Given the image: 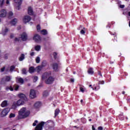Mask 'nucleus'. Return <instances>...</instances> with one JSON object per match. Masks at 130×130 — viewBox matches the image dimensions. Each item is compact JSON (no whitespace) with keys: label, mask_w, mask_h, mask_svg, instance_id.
<instances>
[{"label":"nucleus","mask_w":130,"mask_h":130,"mask_svg":"<svg viewBox=\"0 0 130 130\" xmlns=\"http://www.w3.org/2000/svg\"><path fill=\"white\" fill-rule=\"evenodd\" d=\"M92 85H89V87H91Z\"/></svg>","instance_id":"680f3d73"},{"label":"nucleus","mask_w":130,"mask_h":130,"mask_svg":"<svg viewBox=\"0 0 130 130\" xmlns=\"http://www.w3.org/2000/svg\"><path fill=\"white\" fill-rule=\"evenodd\" d=\"M86 33V28L85 27H83V29H81L80 31V34L82 35H84Z\"/></svg>","instance_id":"cd10ccee"},{"label":"nucleus","mask_w":130,"mask_h":130,"mask_svg":"<svg viewBox=\"0 0 130 130\" xmlns=\"http://www.w3.org/2000/svg\"><path fill=\"white\" fill-rule=\"evenodd\" d=\"M33 40L35 41L36 42H39L41 41V37L39 35L36 34L33 37Z\"/></svg>","instance_id":"9b49d317"},{"label":"nucleus","mask_w":130,"mask_h":130,"mask_svg":"<svg viewBox=\"0 0 130 130\" xmlns=\"http://www.w3.org/2000/svg\"><path fill=\"white\" fill-rule=\"evenodd\" d=\"M38 80V77H37V76H35L34 77V79H33V81L34 82H37V80Z\"/></svg>","instance_id":"c9c22d12"},{"label":"nucleus","mask_w":130,"mask_h":130,"mask_svg":"<svg viewBox=\"0 0 130 130\" xmlns=\"http://www.w3.org/2000/svg\"><path fill=\"white\" fill-rule=\"evenodd\" d=\"M41 106V103L39 102H38L35 104V108L36 109H38Z\"/></svg>","instance_id":"2eb2a0df"},{"label":"nucleus","mask_w":130,"mask_h":130,"mask_svg":"<svg viewBox=\"0 0 130 130\" xmlns=\"http://www.w3.org/2000/svg\"><path fill=\"white\" fill-rule=\"evenodd\" d=\"M88 73L89 75H93L94 74V71H93V69L89 68L88 70Z\"/></svg>","instance_id":"412c9836"},{"label":"nucleus","mask_w":130,"mask_h":130,"mask_svg":"<svg viewBox=\"0 0 130 130\" xmlns=\"http://www.w3.org/2000/svg\"><path fill=\"white\" fill-rule=\"evenodd\" d=\"M89 121H92V119H90L89 120Z\"/></svg>","instance_id":"4d7b16f0"},{"label":"nucleus","mask_w":130,"mask_h":130,"mask_svg":"<svg viewBox=\"0 0 130 130\" xmlns=\"http://www.w3.org/2000/svg\"><path fill=\"white\" fill-rule=\"evenodd\" d=\"M71 82L72 83H74V82H75V80H74V79L72 78V79H71Z\"/></svg>","instance_id":"09e8293b"},{"label":"nucleus","mask_w":130,"mask_h":130,"mask_svg":"<svg viewBox=\"0 0 130 130\" xmlns=\"http://www.w3.org/2000/svg\"><path fill=\"white\" fill-rule=\"evenodd\" d=\"M35 69L34 67H31L30 68H29V73H30V74H32V73H35Z\"/></svg>","instance_id":"6ab92c4d"},{"label":"nucleus","mask_w":130,"mask_h":130,"mask_svg":"<svg viewBox=\"0 0 130 130\" xmlns=\"http://www.w3.org/2000/svg\"><path fill=\"white\" fill-rule=\"evenodd\" d=\"M41 34H42V35H46V34H47V31L45 29L42 30L41 31Z\"/></svg>","instance_id":"a878e982"},{"label":"nucleus","mask_w":130,"mask_h":130,"mask_svg":"<svg viewBox=\"0 0 130 130\" xmlns=\"http://www.w3.org/2000/svg\"><path fill=\"white\" fill-rule=\"evenodd\" d=\"M49 127L47 130H54V122L53 121H49Z\"/></svg>","instance_id":"423d86ee"},{"label":"nucleus","mask_w":130,"mask_h":130,"mask_svg":"<svg viewBox=\"0 0 130 130\" xmlns=\"http://www.w3.org/2000/svg\"><path fill=\"white\" fill-rule=\"evenodd\" d=\"M122 94H124V92H122Z\"/></svg>","instance_id":"052dcab7"},{"label":"nucleus","mask_w":130,"mask_h":130,"mask_svg":"<svg viewBox=\"0 0 130 130\" xmlns=\"http://www.w3.org/2000/svg\"><path fill=\"white\" fill-rule=\"evenodd\" d=\"M80 102H81V103H83V100H81L80 101Z\"/></svg>","instance_id":"6e6d98bb"},{"label":"nucleus","mask_w":130,"mask_h":130,"mask_svg":"<svg viewBox=\"0 0 130 130\" xmlns=\"http://www.w3.org/2000/svg\"><path fill=\"white\" fill-rule=\"evenodd\" d=\"M31 20V17L29 16H25L23 19V21L24 23H28Z\"/></svg>","instance_id":"f8f14e48"},{"label":"nucleus","mask_w":130,"mask_h":130,"mask_svg":"<svg viewBox=\"0 0 130 130\" xmlns=\"http://www.w3.org/2000/svg\"><path fill=\"white\" fill-rule=\"evenodd\" d=\"M41 49V46L40 45H37L35 47V50H36V51H39Z\"/></svg>","instance_id":"a211bd4d"},{"label":"nucleus","mask_w":130,"mask_h":130,"mask_svg":"<svg viewBox=\"0 0 130 130\" xmlns=\"http://www.w3.org/2000/svg\"><path fill=\"white\" fill-rule=\"evenodd\" d=\"M29 98L30 99H34L36 98V91L33 89H31L29 92Z\"/></svg>","instance_id":"0eeeda50"},{"label":"nucleus","mask_w":130,"mask_h":130,"mask_svg":"<svg viewBox=\"0 0 130 130\" xmlns=\"http://www.w3.org/2000/svg\"><path fill=\"white\" fill-rule=\"evenodd\" d=\"M34 54H35V53H34V52H31V53H30V55H31V56H33L34 55Z\"/></svg>","instance_id":"8fccbe9b"},{"label":"nucleus","mask_w":130,"mask_h":130,"mask_svg":"<svg viewBox=\"0 0 130 130\" xmlns=\"http://www.w3.org/2000/svg\"><path fill=\"white\" fill-rule=\"evenodd\" d=\"M13 130H16V129H13Z\"/></svg>","instance_id":"0e129e2a"},{"label":"nucleus","mask_w":130,"mask_h":130,"mask_svg":"<svg viewBox=\"0 0 130 130\" xmlns=\"http://www.w3.org/2000/svg\"><path fill=\"white\" fill-rule=\"evenodd\" d=\"M4 3H5V0H0V7H3Z\"/></svg>","instance_id":"f704fd0d"},{"label":"nucleus","mask_w":130,"mask_h":130,"mask_svg":"<svg viewBox=\"0 0 130 130\" xmlns=\"http://www.w3.org/2000/svg\"><path fill=\"white\" fill-rule=\"evenodd\" d=\"M15 116H16V115H15V114L13 113H11L9 115L10 118H13V117H15Z\"/></svg>","instance_id":"72a5a7b5"},{"label":"nucleus","mask_w":130,"mask_h":130,"mask_svg":"<svg viewBox=\"0 0 130 130\" xmlns=\"http://www.w3.org/2000/svg\"><path fill=\"white\" fill-rule=\"evenodd\" d=\"M28 13L30 15H32L34 14L33 12V9L32 8V7H29L28 9Z\"/></svg>","instance_id":"dca6fc26"},{"label":"nucleus","mask_w":130,"mask_h":130,"mask_svg":"<svg viewBox=\"0 0 130 130\" xmlns=\"http://www.w3.org/2000/svg\"><path fill=\"white\" fill-rule=\"evenodd\" d=\"M8 105V101H4L1 104L2 107H7Z\"/></svg>","instance_id":"4468645a"},{"label":"nucleus","mask_w":130,"mask_h":130,"mask_svg":"<svg viewBox=\"0 0 130 130\" xmlns=\"http://www.w3.org/2000/svg\"><path fill=\"white\" fill-rule=\"evenodd\" d=\"M30 115V111L26 108H22L19 111V118H26Z\"/></svg>","instance_id":"f03ea898"},{"label":"nucleus","mask_w":130,"mask_h":130,"mask_svg":"<svg viewBox=\"0 0 130 130\" xmlns=\"http://www.w3.org/2000/svg\"><path fill=\"white\" fill-rule=\"evenodd\" d=\"M49 95V92L47 91H45L43 93V97H47Z\"/></svg>","instance_id":"4be33fe9"},{"label":"nucleus","mask_w":130,"mask_h":130,"mask_svg":"<svg viewBox=\"0 0 130 130\" xmlns=\"http://www.w3.org/2000/svg\"><path fill=\"white\" fill-rule=\"evenodd\" d=\"M5 71V68L1 69V72H4Z\"/></svg>","instance_id":"3c124183"},{"label":"nucleus","mask_w":130,"mask_h":130,"mask_svg":"<svg viewBox=\"0 0 130 130\" xmlns=\"http://www.w3.org/2000/svg\"><path fill=\"white\" fill-rule=\"evenodd\" d=\"M41 70H42V66H38L36 68V71L38 72V73H39Z\"/></svg>","instance_id":"bb28decb"},{"label":"nucleus","mask_w":130,"mask_h":130,"mask_svg":"<svg viewBox=\"0 0 130 130\" xmlns=\"http://www.w3.org/2000/svg\"><path fill=\"white\" fill-rule=\"evenodd\" d=\"M7 32H9V29L6 28L4 30H3L2 34H3L4 35H6V34L7 33Z\"/></svg>","instance_id":"393cba45"},{"label":"nucleus","mask_w":130,"mask_h":130,"mask_svg":"<svg viewBox=\"0 0 130 130\" xmlns=\"http://www.w3.org/2000/svg\"><path fill=\"white\" fill-rule=\"evenodd\" d=\"M9 112H10V109L8 108H5L1 112V115L2 117H4V116L8 115Z\"/></svg>","instance_id":"39448f33"},{"label":"nucleus","mask_w":130,"mask_h":130,"mask_svg":"<svg viewBox=\"0 0 130 130\" xmlns=\"http://www.w3.org/2000/svg\"><path fill=\"white\" fill-rule=\"evenodd\" d=\"M17 23H18V19L14 18L11 21L10 24L12 26H15Z\"/></svg>","instance_id":"ddd939ff"},{"label":"nucleus","mask_w":130,"mask_h":130,"mask_svg":"<svg viewBox=\"0 0 130 130\" xmlns=\"http://www.w3.org/2000/svg\"><path fill=\"white\" fill-rule=\"evenodd\" d=\"M5 81L7 82H10V81H11V77L7 76L5 78Z\"/></svg>","instance_id":"2f4dec72"},{"label":"nucleus","mask_w":130,"mask_h":130,"mask_svg":"<svg viewBox=\"0 0 130 130\" xmlns=\"http://www.w3.org/2000/svg\"><path fill=\"white\" fill-rule=\"evenodd\" d=\"M28 86H30V84H28Z\"/></svg>","instance_id":"e2e57ef3"},{"label":"nucleus","mask_w":130,"mask_h":130,"mask_svg":"<svg viewBox=\"0 0 130 130\" xmlns=\"http://www.w3.org/2000/svg\"><path fill=\"white\" fill-rule=\"evenodd\" d=\"M18 97L21 99H24L26 97V95L23 93H20L18 94Z\"/></svg>","instance_id":"b1692460"},{"label":"nucleus","mask_w":130,"mask_h":130,"mask_svg":"<svg viewBox=\"0 0 130 130\" xmlns=\"http://www.w3.org/2000/svg\"><path fill=\"white\" fill-rule=\"evenodd\" d=\"M98 129L99 130H102V129H103V128L102 126H99L98 127Z\"/></svg>","instance_id":"49530a36"},{"label":"nucleus","mask_w":130,"mask_h":130,"mask_svg":"<svg viewBox=\"0 0 130 130\" xmlns=\"http://www.w3.org/2000/svg\"><path fill=\"white\" fill-rule=\"evenodd\" d=\"M30 25H32V23L30 22Z\"/></svg>","instance_id":"bf43d9fd"},{"label":"nucleus","mask_w":130,"mask_h":130,"mask_svg":"<svg viewBox=\"0 0 130 130\" xmlns=\"http://www.w3.org/2000/svg\"><path fill=\"white\" fill-rule=\"evenodd\" d=\"M15 70V67L14 66H11L10 68V71L11 72H13Z\"/></svg>","instance_id":"ea45409f"},{"label":"nucleus","mask_w":130,"mask_h":130,"mask_svg":"<svg viewBox=\"0 0 130 130\" xmlns=\"http://www.w3.org/2000/svg\"><path fill=\"white\" fill-rule=\"evenodd\" d=\"M15 1V6L17 10H20V6L22 4V1L21 0H14Z\"/></svg>","instance_id":"6e6552de"},{"label":"nucleus","mask_w":130,"mask_h":130,"mask_svg":"<svg viewBox=\"0 0 130 130\" xmlns=\"http://www.w3.org/2000/svg\"><path fill=\"white\" fill-rule=\"evenodd\" d=\"M0 128H1V126H0Z\"/></svg>","instance_id":"69168bd1"},{"label":"nucleus","mask_w":130,"mask_h":130,"mask_svg":"<svg viewBox=\"0 0 130 130\" xmlns=\"http://www.w3.org/2000/svg\"><path fill=\"white\" fill-rule=\"evenodd\" d=\"M25 104V102L24 100L20 99L17 102H14L12 106V109H16L18 106H20L21 105H24Z\"/></svg>","instance_id":"7ed1b4c3"},{"label":"nucleus","mask_w":130,"mask_h":130,"mask_svg":"<svg viewBox=\"0 0 130 130\" xmlns=\"http://www.w3.org/2000/svg\"><path fill=\"white\" fill-rule=\"evenodd\" d=\"M91 88L92 89V90H94V88L93 87H91Z\"/></svg>","instance_id":"13d9d810"},{"label":"nucleus","mask_w":130,"mask_h":130,"mask_svg":"<svg viewBox=\"0 0 130 130\" xmlns=\"http://www.w3.org/2000/svg\"><path fill=\"white\" fill-rule=\"evenodd\" d=\"M44 122H41V123H39L36 127L35 130H42V127L43 125H44Z\"/></svg>","instance_id":"9d476101"},{"label":"nucleus","mask_w":130,"mask_h":130,"mask_svg":"<svg viewBox=\"0 0 130 130\" xmlns=\"http://www.w3.org/2000/svg\"><path fill=\"white\" fill-rule=\"evenodd\" d=\"M25 59V55L24 54H22L19 57V60L20 61H22V60H23Z\"/></svg>","instance_id":"5701e85b"},{"label":"nucleus","mask_w":130,"mask_h":130,"mask_svg":"<svg viewBox=\"0 0 130 130\" xmlns=\"http://www.w3.org/2000/svg\"><path fill=\"white\" fill-rule=\"evenodd\" d=\"M36 62L37 63H39V62H40V57L38 56L36 58Z\"/></svg>","instance_id":"c756f323"},{"label":"nucleus","mask_w":130,"mask_h":130,"mask_svg":"<svg viewBox=\"0 0 130 130\" xmlns=\"http://www.w3.org/2000/svg\"><path fill=\"white\" fill-rule=\"evenodd\" d=\"M6 90H10V91H13L14 88H13L12 86H9L6 87Z\"/></svg>","instance_id":"473e14b6"},{"label":"nucleus","mask_w":130,"mask_h":130,"mask_svg":"<svg viewBox=\"0 0 130 130\" xmlns=\"http://www.w3.org/2000/svg\"><path fill=\"white\" fill-rule=\"evenodd\" d=\"M58 113H59V110L57 109L55 111V116H56Z\"/></svg>","instance_id":"7c9ffc66"},{"label":"nucleus","mask_w":130,"mask_h":130,"mask_svg":"<svg viewBox=\"0 0 130 130\" xmlns=\"http://www.w3.org/2000/svg\"><path fill=\"white\" fill-rule=\"evenodd\" d=\"M16 81L18 83H20L21 84H23V83H24V80L21 78H17L16 79Z\"/></svg>","instance_id":"f3484780"},{"label":"nucleus","mask_w":130,"mask_h":130,"mask_svg":"<svg viewBox=\"0 0 130 130\" xmlns=\"http://www.w3.org/2000/svg\"><path fill=\"white\" fill-rule=\"evenodd\" d=\"M19 38H16L15 41H20V39H21L23 41H25L27 40V34L25 32L22 33Z\"/></svg>","instance_id":"20e7f679"},{"label":"nucleus","mask_w":130,"mask_h":130,"mask_svg":"<svg viewBox=\"0 0 130 130\" xmlns=\"http://www.w3.org/2000/svg\"><path fill=\"white\" fill-rule=\"evenodd\" d=\"M52 68L54 70V71H57V64L56 63H54L53 64H52Z\"/></svg>","instance_id":"aec40b11"},{"label":"nucleus","mask_w":130,"mask_h":130,"mask_svg":"<svg viewBox=\"0 0 130 130\" xmlns=\"http://www.w3.org/2000/svg\"><path fill=\"white\" fill-rule=\"evenodd\" d=\"M37 123H38V121L35 120V122L32 124L33 126H35L36 125V124H37Z\"/></svg>","instance_id":"e433bc0d"},{"label":"nucleus","mask_w":130,"mask_h":130,"mask_svg":"<svg viewBox=\"0 0 130 130\" xmlns=\"http://www.w3.org/2000/svg\"><path fill=\"white\" fill-rule=\"evenodd\" d=\"M128 16H130V12H129L128 13Z\"/></svg>","instance_id":"5fc2aeb1"},{"label":"nucleus","mask_w":130,"mask_h":130,"mask_svg":"<svg viewBox=\"0 0 130 130\" xmlns=\"http://www.w3.org/2000/svg\"><path fill=\"white\" fill-rule=\"evenodd\" d=\"M80 90L81 92H82V93H84V92H85V89L82 87H80Z\"/></svg>","instance_id":"58836bf2"},{"label":"nucleus","mask_w":130,"mask_h":130,"mask_svg":"<svg viewBox=\"0 0 130 130\" xmlns=\"http://www.w3.org/2000/svg\"><path fill=\"white\" fill-rule=\"evenodd\" d=\"M100 87L97 88L96 87H94V90H98V89H99Z\"/></svg>","instance_id":"864d4df0"},{"label":"nucleus","mask_w":130,"mask_h":130,"mask_svg":"<svg viewBox=\"0 0 130 130\" xmlns=\"http://www.w3.org/2000/svg\"><path fill=\"white\" fill-rule=\"evenodd\" d=\"M14 37H15V35L13 34H10V38H14Z\"/></svg>","instance_id":"37998d69"},{"label":"nucleus","mask_w":130,"mask_h":130,"mask_svg":"<svg viewBox=\"0 0 130 130\" xmlns=\"http://www.w3.org/2000/svg\"><path fill=\"white\" fill-rule=\"evenodd\" d=\"M92 130H96V129H95V127L93 125L92 126Z\"/></svg>","instance_id":"603ef678"},{"label":"nucleus","mask_w":130,"mask_h":130,"mask_svg":"<svg viewBox=\"0 0 130 130\" xmlns=\"http://www.w3.org/2000/svg\"><path fill=\"white\" fill-rule=\"evenodd\" d=\"M19 88H20V86L17 84H15L14 86V89L15 90V91H18V90H19Z\"/></svg>","instance_id":"c85d7f7f"},{"label":"nucleus","mask_w":130,"mask_h":130,"mask_svg":"<svg viewBox=\"0 0 130 130\" xmlns=\"http://www.w3.org/2000/svg\"><path fill=\"white\" fill-rule=\"evenodd\" d=\"M45 66H46V62L43 61L42 64V67H45Z\"/></svg>","instance_id":"79ce46f5"},{"label":"nucleus","mask_w":130,"mask_h":130,"mask_svg":"<svg viewBox=\"0 0 130 130\" xmlns=\"http://www.w3.org/2000/svg\"><path fill=\"white\" fill-rule=\"evenodd\" d=\"M22 74H26L27 71H26V69H23L22 70Z\"/></svg>","instance_id":"a19ab883"},{"label":"nucleus","mask_w":130,"mask_h":130,"mask_svg":"<svg viewBox=\"0 0 130 130\" xmlns=\"http://www.w3.org/2000/svg\"><path fill=\"white\" fill-rule=\"evenodd\" d=\"M37 28L38 32H39V31H40V29H41V28L40 27V25H38L37 26Z\"/></svg>","instance_id":"4c0bfd02"},{"label":"nucleus","mask_w":130,"mask_h":130,"mask_svg":"<svg viewBox=\"0 0 130 130\" xmlns=\"http://www.w3.org/2000/svg\"><path fill=\"white\" fill-rule=\"evenodd\" d=\"M120 8H121V9H123V8H124V5H120Z\"/></svg>","instance_id":"de8ad7c7"},{"label":"nucleus","mask_w":130,"mask_h":130,"mask_svg":"<svg viewBox=\"0 0 130 130\" xmlns=\"http://www.w3.org/2000/svg\"><path fill=\"white\" fill-rule=\"evenodd\" d=\"M51 73L49 72L45 73L42 76V80L45 81L46 84H52L53 81H54V78L52 77H50Z\"/></svg>","instance_id":"f257e3e1"},{"label":"nucleus","mask_w":130,"mask_h":130,"mask_svg":"<svg viewBox=\"0 0 130 130\" xmlns=\"http://www.w3.org/2000/svg\"><path fill=\"white\" fill-rule=\"evenodd\" d=\"M7 5H10V0H6Z\"/></svg>","instance_id":"a18cd8bd"},{"label":"nucleus","mask_w":130,"mask_h":130,"mask_svg":"<svg viewBox=\"0 0 130 130\" xmlns=\"http://www.w3.org/2000/svg\"><path fill=\"white\" fill-rule=\"evenodd\" d=\"M7 16V10L2 9L0 10V18H5Z\"/></svg>","instance_id":"1a4fd4ad"},{"label":"nucleus","mask_w":130,"mask_h":130,"mask_svg":"<svg viewBox=\"0 0 130 130\" xmlns=\"http://www.w3.org/2000/svg\"><path fill=\"white\" fill-rule=\"evenodd\" d=\"M9 15L10 17H12V16H13V12H9Z\"/></svg>","instance_id":"c03bdc74"}]
</instances>
